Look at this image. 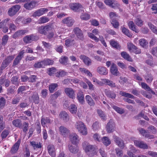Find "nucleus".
Segmentation results:
<instances>
[{"label": "nucleus", "mask_w": 157, "mask_h": 157, "mask_svg": "<svg viewBox=\"0 0 157 157\" xmlns=\"http://www.w3.org/2000/svg\"><path fill=\"white\" fill-rule=\"evenodd\" d=\"M83 149L89 156H93L96 154V147L90 144L87 142L84 141L82 143Z\"/></svg>", "instance_id": "obj_1"}, {"label": "nucleus", "mask_w": 157, "mask_h": 157, "mask_svg": "<svg viewBox=\"0 0 157 157\" xmlns=\"http://www.w3.org/2000/svg\"><path fill=\"white\" fill-rule=\"evenodd\" d=\"M75 127L78 130V132L84 135L87 133V129L84 124L82 121L77 122L75 124Z\"/></svg>", "instance_id": "obj_2"}, {"label": "nucleus", "mask_w": 157, "mask_h": 157, "mask_svg": "<svg viewBox=\"0 0 157 157\" xmlns=\"http://www.w3.org/2000/svg\"><path fill=\"white\" fill-rule=\"evenodd\" d=\"M21 6L19 5H16L10 8L8 11V15L10 17L14 15L20 10Z\"/></svg>", "instance_id": "obj_3"}, {"label": "nucleus", "mask_w": 157, "mask_h": 157, "mask_svg": "<svg viewBox=\"0 0 157 157\" xmlns=\"http://www.w3.org/2000/svg\"><path fill=\"white\" fill-rule=\"evenodd\" d=\"M52 29V26L50 25H46L39 27L38 31L39 33L46 35L47 34V32L51 31Z\"/></svg>", "instance_id": "obj_4"}, {"label": "nucleus", "mask_w": 157, "mask_h": 157, "mask_svg": "<svg viewBox=\"0 0 157 157\" xmlns=\"http://www.w3.org/2000/svg\"><path fill=\"white\" fill-rule=\"evenodd\" d=\"M134 143L135 145L140 148L145 149L148 148L147 145L143 141L135 140L134 141Z\"/></svg>", "instance_id": "obj_5"}, {"label": "nucleus", "mask_w": 157, "mask_h": 157, "mask_svg": "<svg viewBox=\"0 0 157 157\" xmlns=\"http://www.w3.org/2000/svg\"><path fill=\"white\" fill-rule=\"evenodd\" d=\"M69 138L70 141L73 144H77L79 142V137L76 133L71 134L69 136Z\"/></svg>", "instance_id": "obj_6"}, {"label": "nucleus", "mask_w": 157, "mask_h": 157, "mask_svg": "<svg viewBox=\"0 0 157 157\" xmlns=\"http://www.w3.org/2000/svg\"><path fill=\"white\" fill-rule=\"evenodd\" d=\"M48 11V10L46 8H41L37 10L33 14L32 16L34 17H39L43 15Z\"/></svg>", "instance_id": "obj_7"}, {"label": "nucleus", "mask_w": 157, "mask_h": 157, "mask_svg": "<svg viewBox=\"0 0 157 157\" xmlns=\"http://www.w3.org/2000/svg\"><path fill=\"white\" fill-rule=\"evenodd\" d=\"M37 2L34 0L31 1L29 2L26 3L24 4V7L28 10H31L37 5Z\"/></svg>", "instance_id": "obj_8"}, {"label": "nucleus", "mask_w": 157, "mask_h": 157, "mask_svg": "<svg viewBox=\"0 0 157 157\" xmlns=\"http://www.w3.org/2000/svg\"><path fill=\"white\" fill-rule=\"evenodd\" d=\"M71 9L75 11H83V8L82 6L79 3H75L71 4L70 5Z\"/></svg>", "instance_id": "obj_9"}, {"label": "nucleus", "mask_w": 157, "mask_h": 157, "mask_svg": "<svg viewBox=\"0 0 157 157\" xmlns=\"http://www.w3.org/2000/svg\"><path fill=\"white\" fill-rule=\"evenodd\" d=\"M64 91L67 95L70 98L72 99L75 98V92L72 89L68 87L66 88L65 89Z\"/></svg>", "instance_id": "obj_10"}, {"label": "nucleus", "mask_w": 157, "mask_h": 157, "mask_svg": "<svg viewBox=\"0 0 157 157\" xmlns=\"http://www.w3.org/2000/svg\"><path fill=\"white\" fill-rule=\"evenodd\" d=\"M115 125L112 120H110L107 124L106 129L108 133H110L112 132L114 130Z\"/></svg>", "instance_id": "obj_11"}, {"label": "nucleus", "mask_w": 157, "mask_h": 157, "mask_svg": "<svg viewBox=\"0 0 157 157\" xmlns=\"http://www.w3.org/2000/svg\"><path fill=\"white\" fill-rule=\"evenodd\" d=\"M92 33H88L89 37L96 41L98 42L99 41L98 38L94 35H96L98 34V30L97 29H94L92 30Z\"/></svg>", "instance_id": "obj_12"}, {"label": "nucleus", "mask_w": 157, "mask_h": 157, "mask_svg": "<svg viewBox=\"0 0 157 157\" xmlns=\"http://www.w3.org/2000/svg\"><path fill=\"white\" fill-rule=\"evenodd\" d=\"M47 150L49 155L52 157L56 156V150L54 146L52 144H49L47 147Z\"/></svg>", "instance_id": "obj_13"}, {"label": "nucleus", "mask_w": 157, "mask_h": 157, "mask_svg": "<svg viewBox=\"0 0 157 157\" xmlns=\"http://www.w3.org/2000/svg\"><path fill=\"white\" fill-rule=\"evenodd\" d=\"M60 119L64 122H67L69 120V116L67 113L65 111L60 112L59 114Z\"/></svg>", "instance_id": "obj_14"}, {"label": "nucleus", "mask_w": 157, "mask_h": 157, "mask_svg": "<svg viewBox=\"0 0 157 157\" xmlns=\"http://www.w3.org/2000/svg\"><path fill=\"white\" fill-rule=\"evenodd\" d=\"M79 58L83 61L86 66H89L91 65L92 61L89 57L84 55H81L80 56Z\"/></svg>", "instance_id": "obj_15"}, {"label": "nucleus", "mask_w": 157, "mask_h": 157, "mask_svg": "<svg viewBox=\"0 0 157 157\" xmlns=\"http://www.w3.org/2000/svg\"><path fill=\"white\" fill-rule=\"evenodd\" d=\"M73 32L78 38L82 40L83 39V33L82 31L78 27H75L73 29Z\"/></svg>", "instance_id": "obj_16"}, {"label": "nucleus", "mask_w": 157, "mask_h": 157, "mask_svg": "<svg viewBox=\"0 0 157 157\" xmlns=\"http://www.w3.org/2000/svg\"><path fill=\"white\" fill-rule=\"evenodd\" d=\"M114 141L117 144L121 149H123L124 146L123 141L117 136H113Z\"/></svg>", "instance_id": "obj_17"}, {"label": "nucleus", "mask_w": 157, "mask_h": 157, "mask_svg": "<svg viewBox=\"0 0 157 157\" xmlns=\"http://www.w3.org/2000/svg\"><path fill=\"white\" fill-rule=\"evenodd\" d=\"M97 71L101 75H106L108 73V70L105 67L101 66L97 67Z\"/></svg>", "instance_id": "obj_18"}, {"label": "nucleus", "mask_w": 157, "mask_h": 157, "mask_svg": "<svg viewBox=\"0 0 157 157\" xmlns=\"http://www.w3.org/2000/svg\"><path fill=\"white\" fill-rule=\"evenodd\" d=\"M28 30L27 29L19 30L16 32L13 36V37L16 38L24 35L28 33Z\"/></svg>", "instance_id": "obj_19"}, {"label": "nucleus", "mask_w": 157, "mask_h": 157, "mask_svg": "<svg viewBox=\"0 0 157 157\" xmlns=\"http://www.w3.org/2000/svg\"><path fill=\"white\" fill-rule=\"evenodd\" d=\"M21 142V139H19L13 145L11 149V153L14 154L17 152Z\"/></svg>", "instance_id": "obj_20"}, {"label": "nucleus", "mask_w": 157, "mask_h": 157, "mask_svg": "<svg viewBox=\"0 0 157 157\" xmlns=\"http://www.w3.org/2000/svg\"><path fill=\"white\" fill-rule=\"evenodd\" d=\"M59 130L60 134L64 137H66L69 133V130L63 126L60 127Z\"/></svg>", "instance_id": "obj_21"}, {"label": "nucleus", "mask_w": 157, "mask_h": 157, "mask_svg": "<svg viewBox=\"0 0 157 157\" xmlns=\"http://www.w3.org/2000/svg\"><path fill=\"white\" fill-rule=\"evenodd\" d=\"M36 37V36L33 35H28L24 37L23 41L26 43H29L34 40Z\"/></svg>", "instance_id": "obj_22"}, {"label": "nucleus", "mask_w": 157, "mask_h": 157, "mask_svg": "<svg viewBox=\"0 0 157 157\" xmlns=\"http://www.w3.org/2000/svg\"><path fill=\"white\" fill-rule=\"evenodd\" d=\"M68 147L69 151L72 153L76 154L78 151L79 147L77 144L69 145Z\"/></svg>", "instance_id": "obj_23"}, {"label": "nucleus", "mask_w": 157, "mask_h": 157, "mask_svg": "<svg viewBox=\"0 0 157 157\" xmlns=\"http://www.w3.org/2000/svg\"><path fill=\"white\" fill-rule=\"evenodd\" d=\"M104 2L107 5L113 8L115 7L114 5H115L117 6L120 5L117 2L113 0H105Z\"/></svg>", "instance_id": "obj_24"}, {"label": "nucleus", "mask_w": 157, "mask_h": 157, "mask_svg": "<svg viewBox=\"0 0 157 157\" xmlns=\"http://www.w3.org/2000/svg\"><path fill=\"white\" fill-rule=\"evenodd\" d=\"M62 21L63 23L66 24L68 26L72 25L75 22L74 20L69 17L63 19Z\"/></svg>", "instance_id": "obj_25"}, {"label": "nucleus", "mask_w": 157, "mask_h": 157, "mask_svg": "<svg viewBox=\"0 0 157 157\" xmlns=\"http://www.w3.org/2000/svg\"><path fill=\"white\" fill-rule=\"evenodd\" d=\"M77 96L79 102L81 104H83L85 101L83 92L81 91H79L77 94Z\"/></svg>", "instance_id": "obj_26"}, {"label": "nucleus", "mask_w": 157, "mask_h": 157, "mask_svg": "<svg viewBox=\"0 0 157 157\" xmlns=\"http://www.w3.org/2000/svg\"><path fill=\"white\" fill-rule=\"evenodd\" d=\"M110 71L111 73L114 75H117L119 73L116 65L113 63L111 66Z\"/></svg>", "instance_id": "obj_27"}, {"label": "nucleus", "mask_w": 157, "mask_h": 157, "mask_svg": "<svg viewBox=\"0 0 157 157\" xmlns=\"http://www.w3.org/2000/svg\"><path fill=\"white\" fill-rule=\"evenodd\" d=\"M41 123L42 126L44 127H47L46 124H50L51 121L48 117L42 118L41 120Z\"/></svg>", "instance_id": "obj_28"}, {"label": "nucleus", "mask_w": 157, "mask_h": 157, "mask_svg": "<svg viewBox=\"0 0 157 157\" xmlns=\"http://www.w3.org/2000/svg\"><path fill=\"white\" fill-rule=\"evenodd\" d=\"M24 52L23 51H21L20 52L17 57L14 60L13 63V65L15 66L17 64L19 63L20 60L22 59Z\"/></svg>", "instance_id": "obj_29"}, {"label": "nucleus", "mask_w": 157, "mask_h": 157, "mask_svg": "<svg viewBox=\"0 0 157 157\" xmlns=\"http://www.w3.org/2000/svg\"><path fill=\"white\" fill-rule=\"evenodd\" d=\"M87 103L90 106H94L95 105V103L91 98L89 95H87L85 97Z\"/></svg>", "instance_id": "obj_30"}, {"label": "nucleus", "mask_w": 157, "mask_h": 157, "mask_svg": "<svg viewBox=\"0 0 157 157\" xmlns=\"http://www.w3.org/2000/svg\"><path fill=\"white\" fill-rule=\"evenodd\" d=\"M128 26L130 29H132L136 33H138L139 32L138 29L136 28V26L134 25L133 21H129L128 23Z\"/></svg>", "instance_id": "obj_31"}, {"label": "nucleus", "mask_w": 157, "mask_h": 157, "mask_svg": "<svg viewBox=\"0 0 157 157\" xmlns=\"http://www.w3.org/2000/svg\"><path fill=\"white\" fill-rule=\"evenodd\" d=\"M70 112L72 114H75L77 111V108L76 105L74 104L71 105L68 107Z\"/></svg>", "instance_id": "obj_32"}, {"label": "nucleus", "mask_w": 157, "mask_h": 157, "mask_svg": "<svg viewBox=\"0 0 157 157\" xmlns=\"http://www.w3.org/2000/svg\"><path fill=\"white\" fill-rule=\"evenodd\" d=\"M141 86L142 88L144 89L145 90H147L151 93L153 94H155V93L145 83L141 82Z\"/></svg>", "instance_id": "obj_33"}, {"label": "nucleus", "mask_w": 157, "mask_h": 157, "mask_svg": "<svg viewBox=\"0 0 157 157\" xmlns=\"http://www.w3.org/2000/svg\"><path fill=\"white\" fill-rule=\"evenodd\" d=\"M30 144L34 149L40 148L42 147L41 144L40 143H38L35 141H32L30 142Z\"/></svg>", "instance_id": "obj_34"}, {"label": "nucleus", "mask_w": 157, "mask_h": 157, "mask_svg": "<svg viewBox=\"0 0 157 157\" xmlns=\"http://www.w3.org/2000/svg\"><path fill=\"white\" fill-rule=\"evenodd\" d=\"M10 19L8 18L5 19L0 23V29L4 27H6L7 25H9L10 21Z\"/></svg>", "instance_id": "obj_35"}, {"label": "nucleus", "mask_w": 157, "mask_h": 157, "mask_svg": "<svg viewBox=\"0 0 157 157\" xmlns=\"http://www.w3.org/2000/svg\"><path fill=\"white\" fill-rule=\"evenodd\" d=\"M121 55L123 58L127 60L130 62L132 61V58L126 52H121Z\"/></svg>", "instance_id": "obj_36"}, {"label": "nucleus", "mask_w": 157, "mask_h": 157, "mask_svg": "<svg viewBox=\"0 0 157 157\" xmlns=\"http://www.w3.org/2000/svg\"><path fill=\"white\" fill-rule=\"evenodd\" d=\"M32 98L35 104H38L39 101V95L36 92H34Z\"/></svg>", "instance_id": "obj_37"}, {"label": "nucleus", "mask_w": 157, "mask_h": 157, "mask_svg": "<svg viewBox=\"0 0 157 157\" xmlns=\"http://www.w3.org/2000/svg\"><path fill=\"white\" fill-rule=\"evenodd\" d=\"M105 92L106 95L108 97L112 98H115L116 97V94L110 90H106Z\"/></svg>", "instance_id": "obj_38"}, {"label": "nucleus", "mask_w": 157, "mask_h": 157, "mask_svg": "<svg viewBox=\"0 0 157 157\" xmlns=\"http://www.w3.org/2000/svg\"><path fill=\"white\" fill-rule=\"evenodd\" d=\"M147 24L148 27L151 31L154 33L157 34V28L156 27L150 22H148Z\"/></svg>", "instance_id": "obj_39"}, {"label": "nucleus", "mask_w": 157, "mask_h": 157, "mask_svg": "<svg viewBox=\"0 0 157 157\" xmlns=\"http://www.w3.org/2000/svg\"><path fill=\"white\" fill-rule=\"evenodd\" d=\"M120 95L124 97L133 99H134L135 98V97L132 95L124 91H121L120 92Z\"/></svg>", "instance_id": "obj_40"}, {"label": "nucleus", "mask_w": 157, "mask_h": 157, "mask_svg": "<svg viewBox=\"0 0 157 157\" xmlns=\"http://www.w3.org/2000/svg\"><path fill=\"white\" fill-rule=\"evenodd\" d=\"M44 66H45L52 65L53 64L54 61L52 59H45L43 61Z\"/></svg>", "instance_id": "obj_41"}, {"label": "nucleus", "mask_w": 157, "mask_h": 157, "mask_svg": "<svg viewBox=\"0 0 157 157\" xmlns=\"http://www.w3.org/2000/svg\"><path fill=\"white\" fill-rule=\"evenodd\" d=\"M90 17V15L86 13H82L80 16V18L82 20L85 21L89 20Z\"/></svg>", "instance_id": "obj_42"}, {"label": "nucleus", "mask_w": 157, "mask_h": 157, "mask_svg": "<svg viewBox=\"0 0 157 157\" xmlns=\"http://www.w3.org/2000/svg\"><path fill=\"white\" fill-rule=\"evenodd\" d=\"M101 140L103 144L106 146L109 145L111 143L110 140L107 137H103Z\"/></svg>", "instance_id": "obj_43"}, {"label": "nucleus", "mask_w": 157, "mask_h": 157, "mask_svg": "<svg viewBox=\"0 0 157 157\" xmlns=\"http://www.w3.org/2000/svg\"><path fill=\"white\" fill-rule=\"evenodd\" d=\"M145 78L147 83H151L153 79L152 75L151 74H147L145 76Z\"/></svg>", "instance_id": "obj_44"}, {"label": "nucleus", "mask_w": 157, "mask_h": 157, "mask_svg": "<svg viewBox=\"0 0 157 157\" xmlns=\"http://www.w3.org/2000/svg\"><path fill=\"white\" fill-rule=\"evenodd\" d=\"M147 131L149 132L154 134H155L157 132L156 128L152 125H150L148 127Z\"/></svg>", "instance_id": "obj_45"}, {"label": "nucleus", "mask_w": 157, "mask_h": 157, "mask_svg": "<svg viewBox=\"0 0 157 157\" xmlns=\"http://www.w3.org/2000/svg\"><path fill=\"white\" fill-rule=\"evenodd\" d=\"M109 17L111 20L116 19L119 18V17L116 13L111 12L109 13Z\"/></svg>", "instance_id": "obj_46"}, {"label": "nucleus", "mask_w": 157, "mask_h": 157, "mask_svg": "<svg viewBox=\"0 0 157 157\" xmlns=\"http://www.w3.org/2000/svg\"><path fill=\"white\" fill-rule=\"evenodd\" d=\"M13 125L16 127H20L21 126V122L19 119H16L12 121Z\"/></svg>", "instance_id": "obj_47"}, {"label": "nucleus", "mask_w": 157, "mask_h": 157, "mask_svg": "<svg viewBox=\"0 0 157 157\" xmlns=\"http://www.w3.org/2000/svg\"><path fill=\"white\" fill-rule=\"evenodd\" d=\"M112 107L113 109H114L118 113L120 114H122L124 113V111L123 109L120 108L114 105H113Z\"/></svg>", "instance_id": "obj_48"}, {"label": "nucleus", "mask_w": 157, "mask_h": 157, "mask_svg": "<svg viewBox=\"0 0 157 157\" xmlns=\"http://www.w3.org/2000/svg\"><path fill=\"white\" fill-rule=\"evenodd\" d=\"M49 21L48 17H43L39 18L38 22L39 24H44L48 22Z\"/></svg>", "instance_id": "obj_49"}, {"label": "nucleus", "mask_w": 157, "mask_h": 157, "mask_svg": "<svg viewBox=\"0 0 157 157\" xmlns=\"http://www.w3.org/2000/svg\"><path fill=\"white\" fill-rule=\"evenodd\" d=\"M128 48L130 52H133L136 49V47L132 43H129L127 44Z\"/></svg>", "instance_id": "obj_50"}, {"label": "nucleus", "mask_w": 157, "mask_h": 157, "mask_svg": "<svg viewBox=\"0 0 157 157\" xmlns=\"http://www.w3.org/2000/svg\"><path fill=\"white\" fill-rule=\"evenodd\" d=\"M10 81L7 79H5L4 78L0 79V84L2 85L4 83L5 86L6 87H8L10 85Z\"/></svg>", "instance_id": "obj_51"}, {"label": "nucleus", "mask_w": 157, "mask_h": 157, "mask_svg": "<svg viewBox=\"0 0 157 157\" xmlns=\"http://www.w3.org/2000/svg\"><path fill=\"white\" fill-rule=\"evenodd\" d=\"M110 44L113 47L117 49H119L120 48L121 46L119 44L114 40H112L110 42Z\"/></svg>", "instance_id": "obj_52"}, {"label": "nucleus", "mask_w": 157, "mask_h": 157, "mask_svg": "<svg viewBox=\"0 0 157 157\" xmlns=\"http://www.w3.org/2000/svg\"><path fill=\"white\" fill-rule=\"evenodd\" d=\"M58 86L57 84L56 83H52L51 84L49 87V90L51 93H53L55 89Z\"/></svg>", "instance_id": "obj_53"}, {"label": "nucleus", "mask_w": 157, "mask_h": 157, "mask_svg": "<svg viewBox=\"0 0 157 157\" xmlns=\"http://www.w3.org/2000/svg\"><path fill=\"white\" fill-rule=\"evenodd\" d=\"M139 44L143 47H145L148 44V42L144 39H142L139 40Z\"/></svg>", "instance_id": "obj_54"}, {"label": "nucleus", "mask_w": 157, "mask_h": 157, "mask_svg": "<svg viewBox=\"0 0 157 157\" xmlns=\"http://www.w3.org/2000/svg\"><path fill=\"white\" fill-rule=\"evenodd\" d=\"M134 22L138 26H141L143 25V21L140 18H136Z\"/></svg>", "instance_id": "obj_55"}, {"label": "nucleus", "mask_w": 157, "mask_h": 157, "mask_svg": "<svg viewBox=\"0 0 157 157\" xmlns=\"http://www.w3.org/2000/svg\"><path fill=\"white\" fill-rule=\"evenodd\" d=\"M122 32L128 36L130 37L132 35L130 33L128 29L126 28L125 27H123L122 29Z\"/></svg>", "instance_id": "obj_56"}, {"label": "nucleus", "mask_w": 157, "mask_h": 157, "mask_svg": "<svg viewBox=\"0 0 157 157\" xmlns=\"http://www.w3.org/2000/svg\"><path fill=\"white\" fill-rule=\"evenodd\" d=\"M68 58L65 56H62L59 59V62L63 64H65L67 62Z\"/></svg>", "instance_id": "obj_57"}, {"label": "nucleus", "mask_w": 157, "mask_h": 157, "mask_svg": "<svg viewBox=\"0 0 157 157\" xmlns=\"http://www.w3.org/2000/svg\"><path fill=\"white\" fill-rule=\"evenodd\" d=\"M80 71L83 73H84L90 77H92V74L87 70L84 68H80Z\"/></svg>", "instance_id": "obj_58"}, {"label": "nucleus", "mask_w": 157, "mask_h": 157, "mask_svg": "<svg viewBox=\"0 0 157 157\" xmlns=\"http://www.w3.org/2000/svg\"><path fill=\"white\" fill-rule=\"evenodd\" d=\"M34 67L36 68H43L44 67V65L43 63V61L39 62L36 63H35L34 65Z\"/></svg>", "instance_id": "obj_59"}, {"label": "nucleus", "mask_w": 157, "mask_h": 157, "mask_svg": "<svg viewBox=\"0 0 157 157\" xmlns=\"http://www.w3.org/2000/svg\"><path fill=\"white\" fill-rule=\"evenodd\" d=\"M60 91L59 90H58L54 94L52 95L51 96V98L53 99H56L60 95Z\"/></svg>", "instance_id": "obj_60"}, {"label": "nucleus", "mask_w": 157, "mask_h": 157, "mask_svg": "<svg viewBox=\"0 0 157 157\" xmlns=\"http://www.w3.org/2000/svg\"><path fill=\"white\" fill-rule=\"evenodd\" d=\"M111 23L115 28H118L119 26V23L116 19L111 20Z\"/></svg>", "instance_id": "obj_61"}, {"label": "nucleus", "mask_w": 157, "mask_h": 157, "mask_svg": "<svg viewBox=\"0 0 157 157\" xmlns=\"http://www.w3.org/2000/svg\"><path fill=\"white\" fill-rule=\"evenodd\" d=\"M85 81L88 84L89 87V89L90 90H94V86L90 81L87 79H86Z\"/></svg>", "instance_id": "obj_62"}, {"label": "nucleus", "mask_w": 157, "mask_h": 157, "mask_svg": "<svg viewBox=\"0 0 157 157\" xmlns=\"http://www.w3.org/2000/svg\"><path fill=\"white\" fill-rule=\"evenodd\" d=\"M98 113L101 118L104 120L106 119L105 115L101 111L98 110H97Z\"/></svg>", "instance_id": "obj_63"}, {"label": "nucleus", "mask_w": 157, "mask_h": 157, "mask_svg": "<svg viewBox=\"0 0 157 157\" xmlns=\"http://www.w3.org/2000/svg\"><path fill=\"white\" fill-rule=\"evenodd\" d=\"M56 68L54 67H52L49 69L48 74L50 75H53L55 74L56 72Z\"/></svg>", "instance_id": "obj_64"}]
</instances>
